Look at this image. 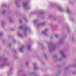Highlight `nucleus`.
I'll return each mask as SVG.
<instances>
[{"instance_id": "f257e3e1", "label": "nucleus", "mask_w": 76, "mask_h": 76, "mask_svg": "<svg viewBox=\"0 0 76 76\" xmlns=\"http://www.w3.org/2000/svg\"><path fill=\"white\" fill-rule=\"evenodd\" d=\"M6 12V11H4L2 12V14H4V13H5Z\"/></svg>"}, {"instance_id": "f03ea898", "label": "nucleus", "mask_w": 76, "mask_h": 76, "mask_svg": "<svg viewBox=\"0 0 76 76\" xmlns=\"http://www.w3.org/2000/svg\"><path fill=\"white\" fill-rule=\"evenodd\" d=\"M20 51H22V48H20Z\"/></svg>"}, {"instance_id": "7ed1b4c3", "label": "nucleus", "mask_w": 76, "mask_h": 76, "mask_svg": "<svg viewBox=\"0 0 76 76\" xmlns=\"http://www.w3.org/2000/svg\"><path fill=\"white\" fill-rule=\"evenodd\" d=\"M63 57H65V55L63 54Z\"/></svg>"}, {"instance_id": "20e7f679", "label": "nucleus", "mask_w": 76, "mask_h": 76, "mask_svg": "<svg viewBox=\"0 0 76 76\" xmlns=\"http://www.w3.org/2000/svg\"><path fill=\"white\" fill-rule=\"evenodd\" d=\"M56 38H57V37H58V35H56Z\"/></svg>"}, {"instance_id": "39448f33", "label": "nucleus", "mask_w": 76, "mask_h": 76, "mask_svg": "<svg viewBox=\"0 0 76 76\" xmlns=\"http://www.w3.org/2000/svg\"><path fill=\"white\" fill-rule=\"evenodd\" d=\"M2 34V33H0V36H1V35Z\"/></svg>"}, {"instance_id": "423d86ee", "label": "nucleus", "mask_w": 76, "mask_h": 76, "mask_svg": "<svg viewBox=\"0 0 76 76\" xmlns=\"http://www.w3.org/2000/svg\"><path fill=\"white\" fill-rule=\"evenodd\" d=\"M20 28H21V29H22V27H20Z\"/></svg>"}, {"instance_id": "0eeeda50", "label": "nucleus", "mask_w": 76, "mask_h": 76, "mask_svg": "<svg viewBox=\"0 0 76 76\" xmlns=\"http://www.w3.org/2000/svg\"><path fill=\"white\" fill-rule=\"evenodd\" d=\"M43 33H44V32L42 31V34H43Z\"/></svg>"}, {"instance_id": "6e6552de", "label": "nucleus", "mask_w": 76, "mask_h": 76, "mask_svg": "<svg viewBox=\"0 0 76 76\" xmlns=\"http://www.w3.org/2000/svg\"><path fill=\"white\" fill-rule=\"evenodd\" d=\"M61 53H62V52H61Z\"/></svg>"}]
</instances>
